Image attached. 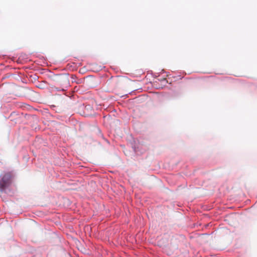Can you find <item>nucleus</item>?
Instances as JSON below:
<instances>
[{
	"label": "nucleus",
	"instance_id": "obj_1",
	"mask_svg": "<svg viewBox=\"0 0 257 257\" xmlns=\"http://www.w3.org/2000/svg\"><path fill=\"white\" fill-rule=\"evenodd\" d=\"M11 183V176L10 174H5L0 181V191H3L9 186Z\"/></svg>",
	"mask_w": 257,
	"mask_h": 257
},
{
	"label": "nucleus",
	"instance_id": "obj_2",
	"mask_svg": "<svg viewBox=\"0 0 257 257\" xmlns=\"http://www.w3.org/2000/svg\"><path fill=\"white\" fill-rule=\"evenodd\" d=\"M17 105L18 107L22 108L23 111H33L36 110L35 108L26 103H19Z\"/></svg>",
	"mask_w": 257,
	"mask_h": 257
}]
</instances>
